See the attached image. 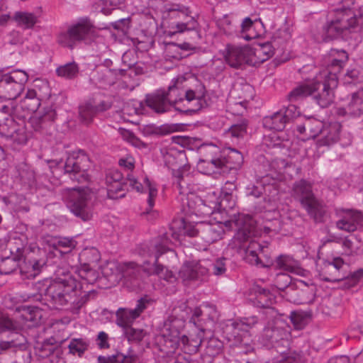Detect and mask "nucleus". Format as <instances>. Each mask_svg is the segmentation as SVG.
I'll return each instance as SVG.
<instances>
[{"instance_id":"nucleus-28","label":"nucleus","mask_w":363,"mask_h":363,"mask_svg":"<svg viewBox=\"0 0 363 363\" xmlns=\"http://www.w3.org/2000/svg\"><path fill=\"white\" fill-rule=\"evenodd\" d=\"M69 286L74 294L73 297H75L74 300L72 301L73 308L72 312L77 314L81 307L87 301L89 295L86 294V291L83 290V284L79 282L76 277H69Z\"/></svg>"},{"instance_id":"nucleus-38","label":"nucleus","mask_w":363,"mask_h":363,"mask_svg":"<svg viewBox=\"0 0 363 363\" xmlns=\"http://www.w3.org/2000/svg\"><path fill=\"white\" fill-rule=\"evenodd\" d=\"M143 266V264L141 265ZM122 278L127 281H135L139 279L140 270L143 267H140L133 262L123 263Z\"/></svg>"},{"instance_id":"nucleus-7","label":"nucleus","mask_w":363,"mask_h":363,"mask_svg":"<svg viewBox=\"0 0 363 363\" xmlns=\"http://www.w3.org/2000/svg\"><path fill=\"white\" fill-rule=\"evenodd\" d=\"M93 191L86 186H69L71 211L84 221L90 220L93 216Z\"/></svg>"},{"instance_id":"nucleus-49","label":"nucleus","mask_w":363,"mask_h":363,"mask_svg":"<svg viewBox=\"0 0 363 363\" xmlns=\"http://www.w3.org/2000/svg\"><path fill=\"white\" fill-rule=\"evenodd\" d=\"M79 117L83 123H89L97 111L91 102H86L79 106Z\"/></svg>"},{"instance_id":"nucleus-43","label":"nucleus","mask_w":363,"mask_h":363,"mask_svg":"<svg viewBox=\"0 0 363 363\" xmlns=\"http://www.w3.org/2000/svg\"><path fill=\"white\" fill-rule=\"evenodd\" d=\"M274 301V296L269 291L264 289H259L254 301L255 305L257 307L265 308L272 311L271 306Z\"/></svg>"},{"instance_id":"nucleus-3","label":"nucleus","mask_w":363,"mask_h":363,"mask_svg":"<svg viewBox=\"0 0 363 363\" xmlns=\"http://www.w3.org/2000/svg\"><path fill=\"white\" fill-rule=\"evenodd\" d=\"M334 12V18L326 28L329 36L335 37L344 30L354 29L358 26L354 0H342Z\"/></svg>"},{"instance_id":"nucleus-31","label":"nucleus","mask_w":363,"mask_h":363,"mask_svg":"<svg viewBox=\"0 0 363 363\" xmlns=\"http://www.w3.org/2000/svg\"><path fill=\"white\" fill-rule=\"evenodd\" d=\"M123 175L118 169H110L106 176V184L108 193L117 194L124 190L125 184L123 182Z\"/></svg>"},{"instance_id":"nucleus-23","label":"nucleus","mask_w":363,"mask_h":363,"mask_svg":"<svg viewBox=\"0 0 363 363\" xmlns=\"http://www.w3.org/2000/svg\"><path fill=\"white\" fill-rule=\"evenodd\" d=\"M198 230L199 236L208 245L220 240L224 234V228L221 223L200 222Z\"/></svg>"},{"instance_id":"nucleus-52","label":"nucleus","mask_w":363,"mask_h":363,"mask_svg":"<svg viewBox=\"0 0 363 363\" xmlns=\"http://www.w3.org/2000/svg\"><path fill=\"white\" fill-rule=\"evenodd\" d=\"M255 23L249 17L245 18L241 24L242 38L246 40H250L257 37L254 32Z\"/></svg>"},{"instance_id":"nucleus-16","label":"nucleus","mask_w":363,"mask_h":363,"mask_svg":"<svg viewBox=\"0 0 363 363\" xmlns=\"http://www.w3.org/2000/svg\"><path fill=\"white\" fill-rule=\"evenodd\" d=\"M189 171V167L186 165L172 170L173 185L179 194L177 199L183 203L186 195L191 193L194 190L192 176Z\"/></svg>"},{"instance_id":"nucleus-25","label":"nucleus","mask_w":363,"mask_h":363,"mask_svg":"<svg viewBox=\"0 0 363 363\" xmlns=\"http://www.w3.org/2000/svg\"><path fill=\"white\" fill-rule=\"evenodd\" d=\"M203 330H201L194 336L187 337L184 335L180 337L179 334V337L177 338H173L172 337H169V338L171 341L177 342L181 345L185 352L194 354L198 352L199 348L203 342Z\"/></svg>"},{"instance_id":"nucleus-9","label":"nucleus","mask_w":363,"mask_h":363,"mask_svg":"<svg viewBox=\"0 0 363 363\" xmlns=\"http://www.w3.org/2000/svg\"><path fill=\"white\" fill-rule=\"evenodd\" d=\"M28 80L27 73L20 69L2 75L0 78V98L6 100L16 99L24 89Z\"/></svg>"},{"instance_id":"nucleus-26","label":"nucleus","mask_w":363,"mask_h":363,"mask_svg":"<svg viewBox=\"0 0 363 363\" xmlns=\"http://www.w3.org/2000/svg\"><path fill=\"white\" fill-rule=\"evenodd\" d=\"M341 125L335 122L323 126L320 138L317 140L318 147L330 146L336 143L340 138Z\"/></svg>"},{"instance_id":"nucleus-30","label":"nucleus","mask_w":363,"mask_h":363,"mask_svg":"<svg viewBox=\"0 0 363 363\" xmlns=\"http://www.w3.org/2000/svg\"><path fill=\"white\" fill-rule=\"evenodd\" d=\"M323 126L322 121L314 118H308L302 125L297 126V130L301 134H306L307 139L314 138L321 133Z\"/></svg>"},{"instance_id":"nucleus-46","label":"nucleus","mask_w":363,"mask_h":363,"mask_svg":"<svg viewBox=\"0 0 363 363\" xmlns=\"http://www.w3.org/2000/svg\"><path fill=\"white\" fill-rule=\"evenodd\" d=\"M135 315L130 309L119 308L116 312V324L125 330L128 327H130L132 323L137 318Z\"/></svg>"},{"instance_id":"nucleus-15","label":"nucleus","mask_w":363,"mask_h":363,"mask_svg":"<svg viewBox=\"0 0 363 363\" xmlns=\"http://www.w3.org/2000/svg\"><path fill=\"white\" fill-rule=\"evenodd\" d=\"M128 181L130 186L133 189H135L138 192H143L145 190L148 192L147 205L148 207L145 211L143 213L144 215H147L148 219H154L158 216V212L152 211V208L155 206V199L157 195V189L151 184L150 182L147 178L144 179V184H140L138 179L132 174L128 175Z\"/></svg>"},{"instance_id":"nucleus-34","label":"nucleus","mask_w":363,"mask_h":363,"mask_svg":"<svg viewBox=\"0 0 363 363\" xmlns=\"http://www.w3.org/2000/svg\"><path fill=\"white\" fill-rule=\"evenodd\" d=\"M286 123L288 122L281 110L271 116L264 117L263 119L264 128L277 131L284 130Z\"/></svg>"},{"instance_id":"nucleus-61","label":"nucleus","mask_w":363,"mask_h":363,"mask_svg":"<svg viewBox=\"0 0 363 363\" xmlns=\"http://www.w3.org/2000/svg\"><path fill=\"white\" fill-rule=\"evenodd\" d=\"M273 53L270 44H264L253 50L252 55L256 56L259 60L263 62L272 56Z\"/></svg>"},{"instance_id":"nucleus-17","label":"nucleus","mask_w":363,"mask_h":363,"mask_svg":"<svg viewBox=\"0 0 363 363\" xmlns=\"http://www.w3.org/2000/svg\"><path fill=\"white\" fill-rule=\"evenodd\" d=\"M207 274V264L204 265L201 262H186L179 272V277L185 284L194 281H202Z\"/></svg>"},{"instance_id":"nucleus-35","label":"nucleus","mask_w":363,"mask_h":363,"mask_svg":"<svg viewBox=\"0 0 363 363\" xmlns=\"http://www.w3.org/2000/svg\"><path fill=\"white\" fill-rule=\"evenodd\" d=\"M17 25L23 29L32 28L38 22V16L28 11H17L13 16Z\"/></svg>"},{"instance_id":"nucleus-29","label":"nucleus","mask_w":363,"mask_h":363,"mask_svg":"<svg viewBox=\"0 0 363 363\" xmlns=\"http://www.w3.org/2000/svg\"><path fill=\"white\" fill-rule=\"evenodd\" d=\"M48 293L50 294L54 308L58 309L60 307L66 305V295L67 291L65 281L52 284L48 288Z\"/></svg>"},{"instance_id":"nucleus-14","label":"nucleus","mask_w":363,"mask_h":363,"mask_svg":"<svg viewBox=\"0 0 363 363\" xmlns=\"http://www.w3.org/2000/svg\"><path fill=\"white\" fill-rule=\"evenodd\" d=\"M338 77L334 74L320 79V89L313 94L315 101L322 108L328 107L333 101V89L338 84Z\"/></svg>"},{"instance_id":"nucleus-45","label":"nucleus","mask_w":363,"mask_h":363,"mask_svg":"<svg viewBox=\"0 0 363 363\" xmlns=\"http://www.w3.org/2000/svg\"><path fill=\"white\" fill-rule=\"evenodd\" d=\"M138 357L135 354L124 355L118 352L108 357L99 356L98 363H136Z\"/></svg>"},{"instance_id":"nucleus-18","label":"nucleus","mask_w":363,"mask_h":363,"mask_svg":"<svg viewBox=\"0 0 363 363\" xmlns=\"http://www.w3.org/2000/svg\"><path fill=\"white\" fill-rule=\"evenodd\" d=\"M340 212L342 214L336 222V226L339 230L350 233L355 231L358 226H363L362 212L347 208H342Z\"/></svg>"},{"instance_id":"nucleus-22","label":"nucleus","mask_w":363,"mask_h":363,"mask_svg":"<svg viewBox=\"0 0 363 363\" xmlns=\"http://www.w3.org/2000/svg\"><path fill=\"white\" fill-rule=\"evenodd\" d=\"M320 79H318V75L313 82H306L298 84L287 95V99L290 102H297L302 101L309 96H312L320 89Z\"/></svg>"},{"instance_id":"nucleus-39","label":"nucleus","mask_w":363,"mask_h":363,"mask_svg":"<svg viewBox=\"0 0 363 363\" xmlns=\"http://www.w3.org/2000/svg\"><path fill=\"white\" fill-rule=\"evenodd\" d=\"M19 312L23 320L35 324L39 323L43 318V310L38 306H25Z\"/></svg>"},{"instance_id":"nucleus-47","label":"nucleus","mask_w":363,"mask_h":363,"mask_svg":"<svg viewBox=\"0 0 363 363\" xmlns=\"http://www.w3.org/2000/svg\"><path fill=\"white\" fill-rule=\"evenodd\" d=\"M257 248L262 252L264 250V247H262L259 244L255 242H251L250 246L246 250V259L251 264L260 267L267 266V264L262 263L261 261L260 257L256 251Z\"/></svg>"},{"instance_id":"nucleus-54","label":"nucleus","mask_w":363,"mask_h":363,"mask_svg":"<svg viewBox=\"0 0 363 363\" xmlns=\"http://www.w3.org/2000/svg\"><path fill=\"white\" fill-rule=\"evenodd\" d=\"M21 327L20 321L13 320L3 313H0V333L5 330H15Z\"/></svg>"},{"instance_id":"nucleus-56","label":"nucleus","mask_w":363,"mask_h":363,"mask_svg":"<svg viewBox=\"0 0 363 363\" xmlns=\"http://www.w3.org/2000/svg\"><path fill=\"white\" fill-rule=\"evenodd\" d=\"M223 342L215 337H211L207 342L206 346V352L209 356H216L219 354L223 350Z\"/></svg>"},{"instance_id":"nucleus-19","label":"nucleus","mask_w":363,"mask_h":363,"mask_svg":"<svg viewBox=\"0 0 363 363\" xmlns=\"http://www.w3.org/2000/svg\"><path fill=\"white\" fill-rule=\"evenodd\" d=\"M253 50L250 47L232 46L228 48L225 60L232 67H239L245 63L252 62Z\"/></svg>"},{"instance_id":"nucleus-40","label":"nucleus","mask_w":363,"mask_h":363,"mask_svg":"<svg viewBox=\"0 0 363 363\" xmlns=\"http://www.w3.org/2000/svg\"><path fill=\"white\" fill-rule=\"evenodd\" d=\"M202 200L206 208L209 209L208 216L213 214L216 211L225 208L223 205L224 200H220L218 194L215 191L208 192L204 198H202Z\"/></svg>"},{"instance_id":"nucleus-21","label":"nucleus","mask_w":363,"mask_h":363,"mask_svg":"<svg viewBox=\"0 0 363 363\" xmlns=\"http://www.w3.org/2000/svg\"><path fill=\"white\" fill-rule=\"evenodd\" d=\"M0 134L18 144H23L27 140L25 130L20 128L11 117L6 118L5 121L0 123Z\"/></svg>"},{"instance_id":"nucleus-42","label":"nucleus","mask_w":363,"mask_h":363,"mask_svg":"<svg viewBox=\"0 0 363 363\" xmlns=\"http://www.w3.org/2000/svg\"><path fill=\"white\" fill-rule=\"evenodd\" d=\"M72 270L87 284H93L97 279L96 272L91 269L87 263H83L80 269L77 267H72Z\"/></svg>"},{"instance_id":"nucleus-6","label":"nucleus","mask_w":363,"mask_h":363,"mask_svg":"<svg viewBox=\"0 0 363 363\" xmlns=\"http://www.w3.org/2000/svg\"><path fill=\"white\" fill-rule=\"evenodd\" d=\"M292 196L301 203L315 222L323 221L325 211L315 197L311 183L303 179L296 182L293 186Z\"/></svg>"},{"instance_id":"nucleus-12","label":"nucleus","mask_w":363,"mask_h":363,"mask_svg":"<svg viewBox=\"0 0 363 363\" xmlns=\"http://www.w3.org/2000/svg\"><path fill=\"white\" fill-rule=\"evenodd\" d=\"M89 163V159L83 150H79L69 153V180L79 184L86 183L89 179L86 173Z\"/></svg>"},{"instance_id":"nucleus-24","label":"nucleus","mask_w":363,"mask_h":363,"mask_svg":"<svg viewBox=\"0 0 363 363\" xmlns=\"http://www.w3.org/2000/svg\"><path fill=\"white\" fill-rule=\"evenodd\" d=\"M94 26L89 18H79L69 27V40H83L94 35Z\"/></svg>"},{"instance_id":"nucleus-8","label":"nucleus","mask_w":363,"mask_h":363,"mask_svg":"<svg viewBox=\"0 0 363 363\" xmlns=\"http://www.w3.org/2000/svg\"><path fill=\"white\" fill-rule=\"evenodd\" d=\"M192 308L186 301H179L174 304L171 313L164 321L163 333L164 336L179 337L181 330L184 328V323L190 317Z\"/></svg>"},{"instance_id":"nucleus-59","label":"nucleus","mask_w":363,"mask_h":363,"mask_svg":"<svg viewBox=\"0 0 363 363\" xmlns=\"http://www.w3.org/2000/svg\"><path fill=\"white\" fill-rule=\"evenodd\" d=\"M307 314L301 311H292L290 314L291 321L296 329H302L306 323Z\"/></svg>"},{"instance_id":"nucleus-51","label":"nucleus","mask_w":363,"mask_h":363,"mask_svg":"<svg viewBox=\"0 0 363 363\" xmlns=\"http://www.w3.org/2000/svg\"><path fill=\"white\" fill-rule=\"evenodd\" d=\"M247 133V121L245 119L241 120L239 123L232 125L226 135L230 138H243Z\"/></svg>"},{"instance_id":"nucleus-1","label":"nucleus","mask_w":363,"mask_h":363,"mask_svg":"<svg viewBox=\"0 0 363 363\" xmlns=\"http://www.w3.org/2000/svg\"><path fill=\"white\" fill-rule=\"evenodd\" d=\"M186 81L184 77H179L172 80L168 91L165 92L167 100L177 111L182 113L196 112L207 105L204 85L199 84L194 89H184L183 83Z\"/></svg>"},{"instance_id":"nucleus-57","label":"nucleus","mask_w":363,"mask_h":363,"mask_svg":"<svg viewBox=\"0 0 363 363\" xmlns=\"http://www.w3.org/2000/svg\"><path fill=\"white\" fill-rule=\"evenodd\" d=\"M55 112L52 108H48L45 110V112L43 115L40 113H35L31 118V123L34 127V128L37 130L40 128L41 122L46 121H52L54 119Z\"/></svg>"},{"instance_id":"nucleus-32","label":"nucleus","mask_w":363,"mask_h":363,"mask_svg":"<svg viewBox=\"0 0 363 363\" xmlns=\"http://www.w3.org/2000/svg\"><path fill=\"white\" fill-rule=\"evenodd\" d=\"M258 322L256 316L244 318L240 321H237L227 325L224 331L233 332V335H238L239 333H250V329L255 325Z\"/></svg>"},{"instance_id":"nucleus-53","label":"nucleus","mask_w":363,"mask_h":363,"mask_svg":"<svg viewBox=\"0 0 363 363\" xmlns=\"http://www.w3.org/2000/svg\"><path fill=\"white\" fill-rule=\"evenodd\" d=\"M174 130V125L168 124H164L159 127L147 125L144 128V131L146 134L157 135H166L173 133Z\"/></svg>"},{"instance_id":"nucleus-63","label":"nucleus","mask_w":363,"mask_h":363,"mask_svg":"<svg viewBox=\"0 0 363 363\" xmlns=\"http://www.w3.org/2000/svg\"><path fill=\"white\" fill-rule=\"evenodd\" d=\"M291 279L289 275L285 273L278 274L275 278V285L279 290H284L289 287Z\"/></svg>"},{"instance_id":"nucleus-37","label":"nucleus","mask_w":363,"mask_h":363,"mask_svg":"<svg viewBox=\"0 0 363 363\" xmlns=\"http://www.w3.org/2000/svg\"><path fill=\"white\" fill-rule=\"evenodd\" d=\"M123 263L108 262L103 267V274L107 278L118 282L122 279Z\"/></svg>"},{"instance_id":"nucleus-5","label":"nucleus","mask_w":363,"mask_h":363,"mask_svg":"<svg viewBox=\"0 0 363 363\" xmlns=\"http://www.w3.org/2000/svg\"><path fill=\"white\" fill-rule=\"evenodd\" d=\"M344 266V261L340 257L334 258L333 262L325 261L323 264L319 276L325 281H345L347 287L355 286L363 277V269H359L350 274L345 272Z\"/></svg>"},{"instance_id":"nucleus-64","label":"nucleus","mask_w":363,"mask_h":363,"mask_svg":"<svg viewBox=\"0 0 363 363\" xmlns=\"http://www.w3.org/2000/svg\"><path fill=\"white\" fill-rule=\"evenodd\" d=\"M281 111L288 123L298 116L300 113L298 108L295 105L292 104L288 106L285 109H281Z\"/></svg>"},{"instance_id":"nucleus-50","label":"nucleus","mask_w":363,"mask_h":363,"mask_svg":"<svg viewBox=\"0 0 363 363\" xmlns=\"http://www.w3.org/2000/svg\"><path fill=\"white\" fill-rule=\"evenodd\" d=\"M297 262L288 255H280L275 261V267L284 271L293 272Z\"/></svg>"},{"instance_id":"nucleus-48","label":"nucleus","mask_w":363,"mask_h":363,"mask_svg":"<svg viewBox=\"0 0 363 363\" xmlns=\"http://www.w3.org/2000/svg\"><path fill=\"white\" fill-rule=\"evenodd\" d=\"M100 259L99 251L96 248H85L78 256V259L83 265V263H87L90 265L92 263L97 262Z\"/></svg>"},{"instance_id":"nucleus-60","label":"nucleus","mask_w":363,"mask_h":363,"mask_svg":"<svg viewBox=\"0 0 363 363\" xmlns=\"http://www.w3.org/2000/svg\"><path fill=\"white\" fill-rule=\"evenodd\" d=\"M189 20L186 22L177 23L175 27L172 26V28H175L174 33H183L184 31H190L195 30L198 26V23L194 17H188Z\"/></svg>"},{"instance_id":"nucleus-13","label":"nucleus","mask_w":363,"mask_h":363,"mask_svg":"<svg viewBox=\"0 0 363 363\" xmlns=\"http://www.w3.org/2000/svg\"><path fill=\"white\" fill-rule=\"evenodd\" d=\"M347 60L348 55L345 50L331 49L324 57V65L326 66V69L320 72L318 79H322V77H326L333 74L337 77Z\"/></svg>"},{"instance_id":"nucleus-20","label":"nucleus","mask_w":363,"mask_h":363,"mask_svg":"<svg viewBox=\"0 0 363 363\" xmlns=\"http://www.w3.org/2000/svg\"><path fill=\"white\" fill-rule=\"evenodd\" d=\"M182 205V210L186 215H195L199 217L208 216L209 209L205 206L202 198L193 192L186 195Z\"/></svg>"},{"instance_id":"nucleus-41","label":"nucleus","mask_w":363,"mask_h":363,"mask_svg":"<svg viewBox=\"0 0 363 363\" xmlns=\"http://www.w3.org/2000/svg\"><path fill=\"white\" fill-rule=\"evenodd\" d=\"M196 225L191 223L186 222L184 219L180 220L179 233H177L172 230V237L174 240L179 239V236L182 235H188L189 237L199 236L198 225Z\"/></svg>"},{"instance_id":"nucleus-11","label":"nucleus","mask_w":363,"mask_h":363,"mask_svg":"<svg viewBox=\"0 0 363 363\" xmlns=\"http://www.w3.org/2000/svg\"><path fill=\"white\" fill-rule=\"evenodd\" d=\"M279 320L269 321L264 327L260 337L261 343L267 347H279L288 343L289 331Z\"/></svg>"},{"instance_id":"nucleus-36","label":"nucleus","mask_w":363,"mask_h":363,"mask_svg":"<svg viewBox=\"0 0 363 363\" xmlns=\"http://www.w3.org/2000/svg\"><path fill=\"white\" fill-rule=\"evenodd\" d=\"M40 106V97L34 89H28L21 102L23 108L35 113Z\"/></svg>"},{"instance_id":"nucleus-27","label":"nucleus","mask_w":363,"mask_h":363,"mask_svg":"<svg viewBox=\"0 0 363 363\" xmlns=\"http://www.w3.org/2000/svg\"><path fill=\"white\" fill-rule=\"evenodd\" d=\"M147 106L157 113H164L172 107L169 100H167L165 91H158L146 96Z\"/></svg>"},{"instance_id":"nucleus-10","label":"nucleus","mask_w":363,"mask_h":363,"mask_svg":"<svg viewBox=\"0 0 363 363\" xmlns=\"http://www.w3.org/2000/svg\"><path fill=\"white\" fill-rule=\"evenodd\" d=\"M225 225L236 231L230 243L233 248L244 247L243 243L255 234L254 220L249 215L238 214L233 220L226 221Z\"/></svg>"},{"instance_id":"nucleus-4","label":"nucleus","mask_w":363,"mask_h":363,"mask_svg":"<svg viewBox=\"0 0 363 363\" xmlns=\"http://www.w3.org/2000/svg\"><path fill=\"white\" fill-rule=\"evenodd\" d=\"M172 242L169 238V233L164 235V240L161 244H155L153 250L148 249L147 251L143 250L140 255L144 257L155 258V261L151 264L149 261H144L143 263V271L147 276H157L160 279H164L168 282L172 283L176 280L174 274L161 264L158 262L159 257L169 250L168 244Z\"/></svg>"},{"instance_id":"nucleus-44","label":"nucleus","mask_w":363,"mask_h":363,"mask_svg":"<svg viewBox=\"0 0 363 363\" xmlns=\"http://www.w3.org/2000/svg\"><path fill=\"white\" fill-rule=\"evenodd\" d=\"M315 288L313 286L306 290L296 291V297H291L290 301L296 304H311L313 303L315 298Z\"/></svg>"},{"instance_id":"nucleus-55","label":"nucleus","mask_w":363,"mask_h":363,"mask_svg":"<svg viewBox=\"0 0 363 363\" xmlns=\"http://www.w3.org/2000/svg\"><path fill=\"white\" fill-rule=\"evenodd\" d=\"M226 258L220 257L216 259L213 263L207 267L208 274L212 273L216 276H220L226 272Z\"/></svg>"},{"instance_id":"nucleus-2","label":"nucleus","mask_w":363,"mask_h":363,"mask_svg":"<svg viewBox=\"0 0 363 363\" xmlns=\"http://www.w3.org/2000/svg\"><path fill=\"white\" fill-rule=\"evenodd\" d=\"M201 150L207 155L206 159L201 162L211 166L209 170H206V174L214 173L216 170L224 172L225 169H237L243 162L242 154L234 148L228 147L219 157L217 156L220 153L219 147L215 145H202Z\"/></svg>"},{"instance_id":"nucleus-33","label":"nucleus","mask_w":363,"mask_h":363,"mask_svg":"<svg viewBox=\"0 0 363 363\" xmlns=\"http://www.w3.org/2000/svg\"><path fill=\"white\" fill-rule=\"evenodd\" d=\"M226 338L230 342H233V345L240 347L245 348V352L247 353L253 350L252 346V337L250 333L245 332V333H239L238 335H233V332L224 331Z\"/></svg>"},{"instance_id":"nucleus-58","label":"nucleus","mask_w":363,"mask_h":363,"mask_svg":"<svg viewBox=\"0 0 363 363\" xmlns=\"http://www.w3.org/2000/svg\"><path fill=\"white\" fill-rule=\"evenodd\" d=\"M87 348L88 342L82 338H74L69 342V353H77L79 357H81Z\"/></svg>"},{"instance_id":"nucleus-62","label":"nucleus","mask_w":363,"mask_h":363,"mask_svg":"<svg viewBox=\"0 0 363 363\" xmlns=\"http://www.w3.org/2000/svg\"><path fill=\"white\" fill-rule=\"evenodd\" d=\"M124 333L129 341L140 342L145 335V332L142 329H135L132 327H128Z\"/></svg>"}]
</instances>
